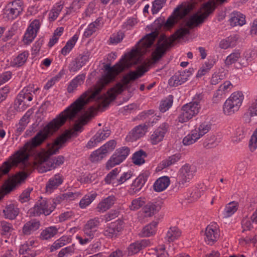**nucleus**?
I'll return each mask as SVG.
<instances>
[{"label":"nucleus","mask_w":257,"mask_h":257,"mask_svg":"<svg viewBox=\"0 0 257 257\" xmlns=\"http://www.w3.org/2000/svg\"><path fill=\"white\" fill-rule=\"evenodd\" d=\"M130 152V150L127 147H122L116 149L106 163L107 169L109 170L122 162L128 156Z\"/></svg>","instance_id":"nucleus-9"},{"label":"nucleus","mask_w":257,"mask_h":257,"mask_svg":"<svg viewBox=\"0 0 257 257\" xmlns=\"http://www.w3.org/2000/svg\"><path fill=\"white\" fill-rule=\"evenodd\" d=\"M244 95L241 91L233 92L225 100L223 106V111L226 115H229L237 112L242 105Z\"/></svg>","instance_id":"nucleus-3"},{"label":"nucleus","mask_w":257,"mask_h":257,"mask_svg":"<svg viewBox=\"0 0 257 257\" xmlns=\"http://www.w3.org/2000/svg\"><path fill=\"white\" fill-rule=\"evenodd\" d=\"M182 232L177 227H171L167 231L165 239L169 242H173L181 236Z\"/></svg>","instance_id":"nucleus-28"},{"label":"nucleus","mask_w":257,"mask_h":257,"mask_svg":"<svg viewBox=\"0 0 257 257\" xmlns=\"http://www.w3.org/2000/svg\"><path fill=\"white\" fill-rule=\"evenodd\" d=\"M42 21L35 19L30 21V24L23 36V41L25 44H31L35 39L40 30Z\"/></svg>","instance_id":"nucleus-8"},{"label":"nucleus","mask_w":257,"mask_h":257,"mask_svg":"<svg viewBox=\"0 0 257 257\" xmlns=\"http://www.w3.org/2000/svg\"><path fill=\"white\" fill-rule=\"evenodd\" d=\"M85 75H78L73 79L68 84L67 91L69 93L74 92L78 86L81 85L84 81Z\"/></svg>","instance_id":"nucleus-26"},{"label":"nucleus","mask_w":257,"mask_h":257,"mask_svg":"<svg viewBox=\"0 0 257 257\" xmlns=\"http://www.w3.org/2000/svg\"><path fill=\"white\" fill-rule=\"evenodd\" d=\"M146 204V199L144 197H140L132 200L131 203L128 205V208L130 210L136 211L144 207Z\"/></svg>","instance_id":"nucleus-36"},{"label":"nucleus","mask_w":257,"mask_h":257,"mask_svg":"<svg viewBox=\"0 0 257 257\" xmlns=\"http://www.w3.org/2000/svg\"><path fill=\"white\" fill-rule=\"evenodd\" d=\"M97 112V109L95 107H90L87 113L85 114L84 116V118H82L80 120V122L82 125L85 124L87 121L93 117Z\"/></svg>","instance_id":"nucleus-54"},{"label":"nucleus","mask_w":257,"mask_h":257,"mask_svg":"<svg viewBox=\"0 0 257 257\" xmlns=\"http://www.w3.org/2000/svg\"><path fill=\"white\" fill-rule=\"evenodd\" d=\"M145 153L140 150L134 153L133 157V163L137 165H141L145 163Z\"/></svg>","instance_id":"nucleus-47"},{"label":"nucleus","mask_w":257,"mask_h":257,"mask_svg":"<svg viewBox=\"0 0 257 257\" xmlns=\"http://www.w3.org/2000/svg\"><path fill=\"white\" fill-rule=\"evenodd\" d=\"M170 184V180L168 176H162L159 178L154 183V190L158 192L165 190Z\"/></svg>","instance_id":"nucleus-21"},{"label":"nucleus","mask_w":257,"mask_h":257,"mask_svg":"<svg viewBox=\"0 0 257 257\" xmlns=\"http://www.w3.org/2000/svg\"><path fill=\"white\" fill-rule=\"evenodd\" d=\"M195 171L188 164L183 165L180 169L178 175V183L180 187H183L193 178Z\"/></svg>","instance_id":"nucleus-10"},{"label":"nucleus","mask_w":257,"mask_h":257,"mask_svg":"<svg viewBox=\"0 0 257 257\" xmlns=\"http://www.w3.org/2000/svg\"><path fill=\"white\" fill-rule=\"evenodd\" d=\"M27 174L26 173L21 172L17 174L12 178V182L13 185H17L21 183L24 181L27 178Z\"/></svg>","instance_id":"nucleus-56"},{"label":"nucleus","mask_w":257,"mask_h":257,"mask_svg":"<svg viewBox=\"0 0 257 257\" xmlns=\"http://www.w3.org/2000/svg\"><path fill=\"white\" fill-rule=\"evenodd\" d=\"M59 227L56 226H51L43 230L40 235L42 240H48L56 235L58 232Z\"/></svg>","instance_id":"nucleus-30"},{"label":"nucleus","mask_w":257,"mask_h":257,"mask_svg":"<svg viewBox=\"0 0 257 257\" xmlns=\"http://www.w3.org/2000/svg\"><path fill=\"white\" fill-rule=\"evenodd\" d=\"M239 204L236 201H231L226 204L222 212L223 217L227 218L232 216L238 210Z\"/></svg>","instance_id":"nucleus-24"},{"label":"nucleus","mask_w":257,"mask_h":257,"mask_svg":"<svg viewBox=\"0 0 257 257\" xmlns=\"http://www.w3.org/2000/svg\"><path fill=\"white\" fill-rule=\"evenodd\" d=\"M144 240H142L131 243L127 247L128 255H132L139 252L144 246Z\"/></svg>","instance_id":"nucleus-39"},{"label":"nucleus","mask_w":257,"mask_h":257,"mask_svg":"<svg viewBox=\"0 0 257 257\" xmlns=\"http://www.w3.org/2000/svg\"><path fill=\"white\" fill-rule=\"evenodd\" d=\"M107 154L105 150L102 149V147L93 151L90 155V159L92 162H98L104 158Z\"/></svg>","instance_id":"nucleus-42"},{"label":"nucleus","mask_w":257,"mask_h":257,"mask_svg":"<svg viewBox=\"0 0 257 257\" xmlns=\"http://www.w3.org/2000/svg\"><path fill=\"white\" fill-rule=\"evenodd\" d=\"M158 222L153 221L143 227L140 233L141 237H150L155 235L157 231Z\"/></svg>","instance_id":"nucleus-25"},{"label":"nucleus","mask_w":257,"mask_h":257,"mask_svg":"<svg viewBox=\"0 0 257 257\" xmlns=\"http://www.w3.org/2000/svg\"><path fill=\"white\" fill-rule=\"evenodd\" d=\"M147 129V126L144 124L136 126L129 133L126 137V140L129 142L136 141L145 135Z\"/></svg>","instance_id":"nucleus-14"},{"label":"nucleus","mask_w":257,"mask_h":257,"mask_svg":"<svg viewBox=\"0 0 257 257\" xmlns=\"http://www.w3.org/2000/svg\"><path fill=\"white\" fill-rule=\"evenodd\" d=\"M110 135V131L107 128L103 130H99L94 136L96 142L100 143L101 141L105 140Z\"/></svg>","instance_id":"nucleus-46"},{"label":"nucleus","mask_w":257,"mask_h":257,"mask_svg":"<svg viewBox=\"0 0 257 257\" xmlns=\"http://www.w3.org/2000/svg\"><path fill=\"white\" fill-rule=\"evenodd\" d=\"M41 225L40 222L32 219L27 222L23 226L22 232L24 235H31L39 229Z\"/></svg>","instance_id":"nucleus-19"},{"label":"nucleus","mask_w":257,"mask_h":257,"mask_svg":"<svg viewBox=\"0 0 257 257\" xmlns=\"http://www.w3.org/2000/svg\"><path fill=\"white\" fill-rule=\"evenodd\" d=\"M137 62L119 61L113 66L109 64L105 65L104 74L93 89H88L82 93L74 102L47 124L34 137L26 143L23 147L3 163L0 167V178L7 174L13 167H17L19 164L26 167L30 156L34 157V165L41 173L51 171L62 165L65 161L63 156H58L50 158V156L56 154L73 136L74 132L80 131L81 126L79 124L74 126V131H67L58 137L53 143L48 145L47 151H38L36 148L55 133L67 120H72L75 117L89 101L96 100L99 107L107 106L117 94L127 87L131 81L141 77L148 71V65L147 63L138 66L136 71H131L124 75L121 82L108 90L106 94L99 96V93L106 85L113 81L119 73Z\"/></svg>","instance_id":"nucleus-1"},{"label":"nucleus","mask_w":257,"mask_h":257,"mask_svg":"<svg viewBox=\"0 0 257 257\" xmlns=\"http://www.w3.org/2000/svg\"><path fill=\"white\" fill-rule=\"evenodd\" d=\"M202 194V191L200 189L195 187L190 191L189 195L188 196V199L190 201L196 200L200 197Z\"/></svg>","instance_id":"nucleus-53"},{"label":"nucleus","mask_w":257,"mask_h":257,"mask_svg":"<svg viewBox=\"0 0 257 257\" xmlns=\"http://www.w3.org/2000/svg\"><path fill=\"white\" fill-rule=\"evenodd\" d=\"M249 148L251 152H254L257 148V128L250 137L249 142Z\"/></svg>","instance_id":"nucleus-58"},{"label":"nucleus","mask_w":257,"mask_h":257,"mask_svg":"<svg viewBox=\"0 0 257 257\" xmlns=\"http://www.w3.org/2000/svg\"><path fill=\"white\" fill-rule=\"evenodd\" d=\"M241 53L239 50H234L226 58L224 63L225 65L230 66L235 63L240 58Z\"/></svg>","instance_id":"nucleus-38"},{"label":"nucleus","mask_w":257,"mask_h":257,"mask_svg":"<svg viewBox=\"0 0 257 257\" xmlns=\"http://www.w3.org/2000/svg\"><path fill=\"white\" fill-rule=\"evenodd\" d=\"M27 174L26 173L21 172L17 174L12 178V182L13 185H17L21 183L24 181L27 178Z\"/></svg>","instance_id":"nucleus-55"},{"label":"nucleus","mask_w":257,"mask_h":257,"mask_svg":"<svg viewBox=\"0 0 257 257\" xmlns=\"http://www.w3.org/2000/svg\"><path fill=\"white\" fill-rule=\"evenodd\" d=\"M196 131L193 130L183 139L182 143L185 146H189L195 143L200 138L196 134Z\"/></svg>","instance_id":"nucleus-40"},{"label":"nucleus","mask_w":257,"mask_h":257,"mask_svg":"<svg viewBox=\"0 0 257 257\" xmlns=\"http://www.w3.org/2000/svg\"><path fill=\"white\" fill-rule=\"evenodd\" d=\"M39 90L38 88H34L32 86L24 87L19 93L15 104L17 106L20 111L24 110L29 105L27 102H30L33 100L34 94Z\"/></svg>","instance_id":"nucleus-6"},{"label":"nucleus","mask_w":257,"mask_h":257,"mask_svg":"<svg viewBox=\"0 0 257 257\" xmlns=\"http://www.w3.org/2000/svg\"><path fill=\"white\" fill-rule=\"evenodd\" d=\"M134 176L133 172L131 171H128L126 172H123L120 177L116 180V182L113 183L114 186H117L121 185L125 182L127 180L131 179Z\"/></svg>","instance_id":"nucleus-48"},{"label":"nucleus","mask_w":257,"mask_h":257,"mask_svg":"<svg viewBox=\"0 0 257 257\" xmlns=\"http://www.w3.org/2000/svg\"><path fill=\"white\" fill-rule=\"evenodd\" d=\"M64 5V2L63 1H59L54 4L49 14V19L50 21H54L58 17Z\"/></svg>","instance_id":"nucleus-31"},{"label":"nucleus","mask_w":257,"mask_h":257,"mask_svg":"<svg viewBox=\"0 0 257 257\" xmlns=\"http://www.w3.org/2000/svg\"><path fill=\"white\" fill-rule=\"evenodd\" d=\"M181 156L180 154H176L170 156L167 159L161 162L160 164V167L163 169L174 165L181 159Z\"/></svg>","instance_id":"nucleus-37"},{"label":"nucleus","mask_w":257,"mask_h":257,"mask_svg":"<svg viewBox=\"0 0 257 257\" xmlns=\"http://www.w3.org/2000/svg\"><path fill=\"white\" fill-rule=\"evenodd\" d=\"M205 236V241L209 245H213L218 240L219 237V230L216 223H211L207 226Z\"/></svg>","instance_id":"nucleus-11"},{"label":"nucleus","mask_w":257,"mask_h":257,"mask_svg":"<svg viewBox=\"0 0 257 257\" xmlns=\"http://www.w3.org/2000/svg\"><path fill=\"white\" fill-rule=\"evenodd\" d=\"M95 6L96 3L94 1L90 2L82 14V18L90 17L94 13Z\"/></svg>","instance_id":"nucleus-49"},{"label":"nucleus","mask_w":257,"mask_h":257,"mask_svg":"<svg viewBox=\"0 0 257 257\" xmlns=\"http://www.w3.org/2000/svg\"><path fill=\"white\" fill-rule=\"evenodd\" d=\"M4 213L6 218L13 219L18 215L19 210L13 205H10L4 210Z\"/></svg>","instance_id":"nucleus-41"},{"label":"nucleus","mask_w":257,"mask_h":257,"mask_svg":"<svg viewBox=\"0 0 257 257\" xmlns=\"http://www.w3.org/2000/svg\"><path fill=\"white\" fill-rule=\"evenodd\" d=\"M215 63V61L213 59H208L207 61H205L198 70L196 74V77H201L208 73L210 69L213 67Z\"/></svg>","instance_id":"nucleus-33"},{"label":"nucleus","mask_w":257,"mask_h":257,"mask_svg":"<svg viewBox=\"0 0 257 257\" xmlns=\"http://www.w3.org/2000/svg\"><path fill=\"white\" fill-rule=\"evenodd\" d=\"M167 0H155L153 3L152 12L153 14H157L164 6Z\"/></svg>","instance_id":"nucleus-52"},{"label":"nucleus","mask_w":257,"mask_h":257,"mask_svg":"<svg viewBox=\"0 0 257 257\" xmlns=\"http://www.w3.org/2000/svg\"><path fill=\"white\" fill-rule=\"evenodd\" d=\"M160 202H149L143 208V212L146 217H152L158 212L161 208Z\"/></svg>","instance_id":"nucleus-17"},{"label":"nucleus","mask_w":257,"mask_h":257,"mask_svg":"<svg viewBox=\"0 0 257 257\" xmlns=\"http://www.w3.org/2000/svg\"><path fill=\"white\" fill-rule=\"evenodd\" d=\"M29 56L27 51L20 53L16 57L13 58L11 62V65L14 67H19L23 66L27 61Z\"/></svg>","instance_id":"nucleus-27"},{"label":"nucleus","mask_w":257,"mask_h":257,"mask_svg":"<svg viewBox=\"0 0 257 257\" xmlns=\"http://www.w3.org/2000/svg\"><path fill=\"white\" fill-rule=\"evenodd\" d=\"M257 116V99L249 104L248 107L244 114L245 120H250L253 117Z\"/></svg>","instance_id":"nucleus-35"},{"label":"nucleus","mask_w":257,"mask_h":257,"mask_svg":"<svg viewBox=\"0 0 257 257\" xmlns=\"http://www.w3.org/2000/svg\"><path fill=\"white\" fill-rule=\"evenodd\" d=\"M27 124L28 122L26 119L23 117L16 126V135L19 136L25 130Z\"/></svg>","instance_id":"nucleus-62"},{"label":"nucleus","mask_w":257,"mask_h":257,"mask_svg":"<svg viewBox=\"0 0 257 257\" xmlns=\"http://www.w3.org/2000/svg\"><path fill=\"white\" fill-rule=\"evenodd\" d=\"M138 23L137 19L133 17L127 18L122 25V28L126 30L132 29Z\"/></svg>","instance_id":"nucleus-57"},{"label":"nucleus","mask_w":257,"mask_h":257,"mask_svg":"<svg viewBox=\"0 0 257 257\" xmlns=\"http://www.w3.org/2000/svg\"><path fill=\"white\" fill-rule=\"evenodd\" d=\"M103 26L102 20L100 17L96 19L94 22L90 23L85 29L83 36L85 38H89L100 29Z\"/></svg>","instance_id":"nucleus-16"},{"label":"nucleus","mask_w":257,"mask_h":257,"mask_svg":"<svg viewBox=\"0 0 257 257\" xmlns=\"http://www.w3.org/2000/svg\"><path fill=\"white\" fill-rule=\"evenodd\" d=\"M115 200V197L112 195L102 199L96 207L97 211L100 213L105 212L113 206Z\"/></svg>","instance_id":"nucleus-18"},{"label":"nucleus","mask_w":257,"mask_h":257,"mask_svg":"<svg viewBox=\"0 0 257 257\" xmlns=\"http://www.w3.org/2000/svg\"><path fill=\"white\" fill-rule=\"evenodd\" d=\"M173 97L172 95H169L165 99L162 100L160 105V110L161 112H164L168 110L172 105Z\"/></svg>","instance_id":"nucleus-45"},{"label":"nucleus","mask_w":257,"mask_h":257,"mask_svg":"<svg viewBox=\"0 0 257 257\" xmlns=\"http://www.w3.org/2000/svg\"><path fill=\"white\" fill-rule=\"evenodd\" d=\"M103 234L107 238H112L117 235L111 223L104 228Z\"/></svg>","instance_id":"nucleus-59"},{"label":"nucleus","mask_w":257,"mask_h":257,"mask_svg":"<svg viewBox=\"0 0 257 257\" xmlns=\"http://www.w3.org/2000/svg\"><path fill=\"white\" fill-rule=\"evenodd\" d=\"M78 35L75 34L67 42L65 46L61 50L60 53L65 56L68 54L74 47L78 40Z\"/></svg>","instance_id":"nucleus-29"},{"label":"nucleus","mask_w":257,"mask_h":257,"mask_svg":"<svg viewBox=\"0 0 257 257\" xmlns=\"http://www.w3.org/2000/svg\"><path fill=\"white\" fill-rule=\"evenodd\" d=\"M63 178L60 174H56L51 177L48 181L46 185V191L50 194L57 189L58 186L62 184Z\"/></svg>","instance_id":"nucleus-15"},{"label":"nucleus","mask_w":257,"mask_h":257,"mask_svg":"<svg viewBox=\"0 0 257 257\" xmlns=\"http://www.w3.org/2000/svg\"><path fill=\"white\" fill-rule=\"evenodd\" d=\"M75 248L74 244L61 249L58 253V257H67L74 253Z\"/></svg>","instance_id":"nucleus-50"},{"label":"nucleus","mask_w":257,"mask_h":257,"mask_svg":"<svg viewBox=\"0 0 257 257\" xmlns=\"http://www.w3.org/2000/svg\"><path fill=\"white\" fill-rule=\"evenodd\" d=\"M87 1L88 0H73L70 6L66 8V14L70 15L78 12Z\"/></svg>","instance_id":"nucleus-32"},{"label":"nucleus","mask_w":257,"mask_h":257,"mask_svg":"<svg viewBox=\"0 0 257 257\" xmlns=\"http://www.w3.org/2000/svg\"><path fill=\"white\" fill-rule=\"evenodd\" d=\"M124 34L121 31L112 34L109 38L110 43L113 45H116L120 43L123 39Z\"/></svg>","instance_id":"nucleus-51"},{"label":"nucleus","mask_w":257,"mask_h":257,"mask_svg":"<svg viewBox=\"0 0 257 257\" xmlns=\"http://www.w3.org/2000/svg\"><path fill=\"white\" fill-rule=\"evenodd\" d=\"M100 225V220L98 217H95L91 219H89L86 224L85 225V227L89 228L92 229H96Z\"/></svg>","instance_id":"nucleus-64"},{"label":"nucleus","mask_w":257,"mask_h":257,"mask_svg":"<svg viewBox=\"0 0 257 257\" xmlns=\"http://www.w3.org/2000/svg\"><path fill=\"white\" fill-rule=\"evenodd\" d=\"M83 65L82 62H80L78 58L71 62L69 66V70L71 72H77L79 70Z\"/></svg>","instance_id":"nucleus-60"},{"label":"nucleus","mask_w":257,"mask_h":257,"mask_svg":"<svg viewBox=\"0 0 257 257\" xmlns=\"http://www.w3.org/2000/svg\"><path fill=\"white\" fill-rule=\"evenodd\" d=\"M211 128L210 124L207 122H202L198 127L196 126L193 130L196 131V134L200 138L207 133Z\"/></svg>","instance_id":"nucleus-43"},{"label":"nucleus","mask_w":257,"mask_h":257,"mask_svg":"<svg viewBox=\"0 0 257 257\" xmlns=\"http://www.w3.org/2000/svg\"><path fill=\"white\" fill-rule=\"evenodd\" d=\"M238 36L232 35L221 40L219 44V47L222 49H227L234 47L237 43Z\"/></svg>","instance_id":"nucleus-22"},{"label":"nucleus","mask_w":257,"mask_h":257,"mask_svg":"<svg viewBox=\"0 0 257 257\" xmlns=\"http://www.w3.org/2000/svg\"><path fill=\"white\" fill-rule=\"evenodd\" d=\"M55 208V206L51 201L41 198L36 203L33 207L29 210V212L31 216H39L41 214L48 216L54 210Z\"/></svg>","instance_id":"nucleus-7"},{"label":"nucleus","mask_w":257,"mask_h":257,"mask_svg":"<svg viewBox=\"0 0 257 257\" xmlns=\"http://www.w3.org/2000/svg\"><path fill=\"white\" fill-rule=\"evenodd\" d=\"M116 145V142L114 140H112L109 141L101 147L102 149H104L105 152H106V154H107L109 152H112L115 149Z\"/></svg>","instance_id":"nucleus-63"},{"label":"nucleus","mask_w":257,"mask_h":257,"mask_svg":"<svg viewBox=\"0 0 257 257\" xmlns=\"http://www.w3.org/2000/svg\"><path fill=\"white\" fill-rule=\"evenodd\" d=\"M169 124L164 122L156 128L151 135L150 141L153 145H156L162 141L168 131Z\"/></svg>","instance_id":"nucleus-12"},{"label":"nucleus","mask_w":257,"mask_h":257,"mask_svg":"<svg viewBox=\"0 0 257 257\" xmlns=\"http://www.w3.org/2000/svg\"><path fill=\"white\" fill-rule=\"evenodd\" d=\"M97 195L95 192H91L84 195L79 202L80 208L81 209L86 208L94 200Z\"/></svg>","instance_id":"nucleus-34"},{"label":"nucleus","mask_w":257,"mask_h":257,"mask_svg":"<svg viewBox=\"0 0 257 257\" xmlns=\"http://www.w3.org/2000/svg\"><path fill=\"white\" fill-rule=\"evenodd\" d=\"M190 9L189 5L186 3H182L177 6L167 20L165 27L167 28H171L180 21L184 20Z\"/></svg>","instance_id":"nucleus-5"},{"label":"nucleus","mask_w":257,"mask_h":257,"mask_svg":"<svg viewBox=\"0 0 257 257\" xmlns=\"http://www.w3.org/2000/svg\"><path fill=\"white\" fill-rule=\"evenodd\" d=\"M148 178V175L145 173H141L134 180L131 185L130 189L132 193L139 191L145 185Z\"/></svg>","instance_id":"nucleus-20"},{"label":"nucleus","mask_w":257,"mask_h":257,"mask_svg":"<svg viewBox=\"0 0 257 257\" xmlns=\"http://www.w3.org/2000/svg\"><path fill=\"white\" fill-rule=\"evenodd\" d=\"M22 0H14L9 2L4 9V16L8 20H14L21 15L25 10Z\"/></svg>","instance_id":"nucleus-4"},{"label":"nucleus","mask_w":257,"mask_h":257,"mask_svg":"<svg viewBox=\"0 0 257 257\" xmlns=\"http://www.w3.org/2000/svg\"><path fill=\"white\" fill-rule=\"evenodd\" d=\"M191 75V73L189 71H179L169 79V84L171 87L181 85L187 81Z\"/></svg>","instance_id":"nucleus-13"},{"label":"nucleus","mask_w":257,"mask_h":257,"mask_svg":"<svg viewBox=\"0 0 257 257\" xmlns=\"http://www.w3.org/2000/svg\"><path fill=\"white\" fill-rule=\"evenodd\" d=\"M200 101V95H197L191 102L183 105L178 117V121L185 122L197 115L201 108Z\"/></svg>","instance_id":"nucleus-2"},{"label":"nucleus","mask_w":257,"mask_h":257,"mask_svg":"<svg viewBox=\"0 0 257 257\" xmlns=\"http://www.w3.org/2000/svg\"><path fill=\"white\" fill-rule=\"evenodd\" d=\"M1 229L4 234L11 233L13 230V225L11 223L5 221L1 222Z\"/></svg>","instance_id":"nucleus-61"},{"label":"nucleus","mask_w":257,"mask_h":257,"mask_svg":"<svg viewBox=\"0 0 257 257\" xmlns=\"http://www.w3.org/2000/svg\"><path fill=\"white\" fill-rule=\"evenodd\" d=\"M229 22L231 26L232 27L237 26H242L245 24V17L241 13L234 11L230 15Z\"/></svg>","instance_id":"nucleus-23"},{"label":"nucleus","mask_w":257,"mask_h":257,"mask_svg":"<svg viewBox=\"0 0 257 257\" xmlns=\"http://www.w3.org/2000/svg\"><path fill=\"white\" fill-rule=\"evenodd\" d=\"M120 172V169L116 168L111 170L105 177L104 181L106 184H112L116 182V177Z\"/></svg>","instance_id":"nucleus-44"}]
</instances>
